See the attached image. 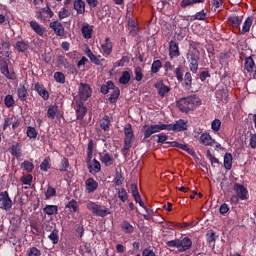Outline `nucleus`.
Returning a JSON list of instances; mask_svg holds the SVG:
<instances>
[{
    "mask_svg": "<svg viewBox=\"0 0 256 256\" xmlns=\"http://www.w3.org/2000/svg\"><path fill=\"white\" fill-rule=\"evenodd\" d=\"M93 90H91V86L87 83H80L79 87V97L81 101H87L89 97H91Z\"/></svg>",
    "mask_w": 256,
    "mask_h": 256,
    "instance_id": "10",
    "label": "nucleus"
},
{
    "mask_svg": "<svg viewBox=\"0 0 256 256\" xmlns=\"http://www.w3.org/2000/svg\"><path fill=\"white\" fill-rule=\"evenodd\" d=\"M86 207L88 211H91V213L96 215V217H107V215H111L113 213L111 209L105 205H99L95 202H88Z\"/></svg>",
    "mask_w": 256,
    "mask_h": 256,
    "instance_id": "3",
    "label": "nucleus"
},
{
    "mask_svg": "<svg viewBox=\"0 0 256 256\" xmlns=\"http://www.w3.org/2000/svg\"><path fill=\"white\" fill-rule=\"evenodd\" d=\"M199 141L205 147H212L213 143H217V141H215L209 133H202L200 135Z\"/></svg>",
    "mask_w": 256,
    "mask_h": 256,
    "instance_id": "20",
    "label": "nucleus"
},
{
    "mask_svg": "<svg viewBox=\"0 0 256 256\" xmlns=\"http://www.w3.org/2000/svg\"><path fill=\"white\" fill-rule=\"evenodd\" d=\"M85 53L93 65H101V55H95L90 48H87Z\"/></svg>",
    "mask_w": 256,
    "mask_h": 256,
    "instance_id": "25",
    "label": "nucleus"
},
{
    "mask_svg": "<svg viewBox=\"0 0 256 256\" xmlns=\"http://www.w3.org/2000/svg\"><path fill=\"white\" fill-rule=\"evenodd\" d=\"M100 161L105 165V167H111L115 160L113 159V155H111L107 150H103L99 153Z\"/></svg>",
    "mask_w": 256,
    "mask_h": 256,
    "instance_id": "12",
    "label": "nucleus"
},
{
    "mask_svg": "<svg viewBox=\"0 0 256 256\" xmlns=\"http://www.w3.org/2000/svg\"><path fill=\"white\" fill-rule=\"evenodd\" d=\"M168 51L170 59H175L181 56V51H179V43H177L175 40H171L169 42Z\"/></svg>",
    "mask_w": 256,
    "mask_h": 256,
    "instance_id": "13",
    "label": "nucleus"
},
{
    "mask_svg": "<svg viewBox=\"0 0 256 256\" xmlns=\"http://www.w3.org/2000/svg\"><path fill=\"white\" fill-rule=\"evenodd\" d=\"M29 25L36 35H39L40 37H43V35H45V28L37 23V21H30Z\"/></svg>",
    "mask_w": 256,
    "mask_h": 256,
    "instance_id": "26",
    "label": "nucleus"
},
{
    "mask_svg": "<svg viewBox=\"0 0 256 256\" xmlns=\"http://www.w3.org/2000/svg\"><path fill=\"white\" fill-rule=\"evenodd\" d=\"M13 207V200L9 197V192L3 191L0 193V209L9 211Z\"/></svg>",
    "mask_w": 256,
    "mask_h": 256,
    "instance_id": "8",
    "label": "nucleus"
},
{
    "mask_svg": "<svg viewBox=\"0 0 256 256\" xmlns=\"http://www.w3.org/2000/svg\"><path fill=\"white\" fill-rule=\"evenodd\" d=\"M251 25H253V18L252 17L246 18L241 30V35H245V33H249V31L251 30Z\"/></svg>",
    "mask_w": 256,
    "mask_h": 256,
    "instance_id": "42",
    "label": "nucleus"
},
{
    "mask_svg": "<svg viewBox=\"0 0 256 256\" xmlns=\"http://www.w3.org/2000/svg\"><path fill=\"white\" fill-rule=\"evenodd\" d=\"M90 173H99L101 171V163L97 160H93V164H87Z\"/></svg>",
    "mask_w": 256,
    "mask_h": 256,
    "instance_id": "39",
    "label": "nucleus"
},
{
    "mask_svg": "<svg viewBox=\"0 0 256 256\" xmlns=\"http://www.w3.org/2000/svg\"><path fill=\"white\" fill-rule=\"evenodd\" d=\"M69 169V159L63 158L60 162L59 171L65 173Z\"/></svg>",
    "mask_w": 256,
    "mask_h": 256,
    "instance_id": "60",
    "label": "nucleus"
},
{
    "mask_svg": "<svg viewBox=\"0 0 256 256\" xmlns=\"http://www.w3.org/2000/svg\"><path fill=\"white\" fill-rule=\"evenodd\" d=\"M215 95L217 101H221L222 103H227V99H229V91L225 88L216 90Z\"/></svg>",
    "mask_w": 256,
    "mask_h": 256,
    "instance_id": "23",
    "label": "nucleus"
},
{
    "mask_svg": "<svg viewBox=\"0 0 256 256\" xmlns=\"http://www.w3.org/2000/svg\"><path fill=\"white\" fill-rule=\"evenodd\" d=\"M0 72L4 75V77H6V79H9L10 81H15L17 78L14 71H9V63H7L5 58L0 59Z\"/></svg>",
    "mask_w": 256,
    "mask_h": 256,
    "instance_id": "6",
    "label": "nucleus"
},
{
    "mask_svg": "<svg viewBox=\"0 0 256 256\" xmlns=\"http://www.w3.org/2000/svg\"><path fill=\"white\" fill-rule=\"evenodd\" d=\"M100 127L103 131H109V127H111V119L109 118V115H104Z\"/></svg>",
    "mask_w": 256,
    "mask_h": 256,
    "instance_id": "46",
    "label": "nucleus"
},
{
    "mask_svg": "<svg viewBox=\"0 0 256 256\" xmlns=\"http://www.w3.org/2000/svg\"><path fill=\"white\" fill-rule=\"evenodd\" d=\"M57 62L59 63V65H62V67H64V69H67V67H69L71 65L69 60L63 55H58Z\"/></svg>",
    "mask_w": 256,
    "mask_h": 256,
    "instance_id": "53",
    "label": "nucleus"
},
{
    "mask_svg": "<svg viewBox=\"0 0 256 256\" xmlns=\"http://www.w3.org/2000/svg\"><path fill=\"white\" fill-rule=\"evenodd\" d=\"M81 33L84 39H91V37H93V28L89 25H84L82 26Z\"/></svg>",
    "mask_w": 256,
    "mask_h": 256,
    "instance_id": "43",
    "label": "nucleus"
},
{
    "mask_svg": "<svg viewBox=\"0 0 256 256\" xmlns=\"http://www.w3.org/2000/svg\"><path fill=\"white\" fill-rule=\"evenodd\" d=\"M17 95L20 101H27V97H29V92L27 91V88H25V86L22 85L18 88Z\"/></svg>",
    "mask_w": 256,
    "mask_h": 256,
    "instance_id": "35",
    "label": "nucleus"
},
{
    "mask_svg": "<svg viewBox=\"0 0 256 256\" xmlns=\"http://www.w3.org/2000/svg\"><path fill=\"white\" fill-rule=\"evenodd\" d=\"M4 104L8 109H11V107L15 105V98H13V95H6L4 98Z\"/></svg>",
    "mask_w": 256,
    "mask_h": 256,
    "instance_id": "51",
    "label": "nucleus"
},
{
    "mask_svg": "<svg viewBox=\"0 0 256 256\" xmlns=\"http://www.w3.org/2000/svg\"><path fill=\"white\" fill-rule=\"evenodd\" d=\"M43 212L46 215H57V213H59V207H57V205H46L43 208Z\"/></svg>",
    "mask_w": 256,
    "mask_h": 256,
    "instance_id": "40",
    "label": "nucleus"
},
{
    "mask_svg": "<svg viewBox=\"0 0 256 256\" xmlns=\"http://www.w3.org/2000/svg\"><path fill=\"white\" fill-rule=\"evenodd\" d=\"M211 129L214 131V133H218V131H221V120L214 119L211 123Z\"/></svg>",
    "mask_w": 256,
    "mask_h": 256,
    "instance_id": "59",
    "label": "nucleus"
},
{
    "mask_svg": "<svg viewBox=\"0 0 256 256\" xmlns=\"http://www.w3.org/2000/svg\"><path fill=\"white\" fill-rule=\"evenodd\" d=\"M161 131H167V124H152L150 126L144 125V139H149L151 135L155 133H161Z\"/></svg>",
    "mask_w": 256,
    "mask_h": 256,
    "instance_id": "5",
    "label": "nucleus"
},
{
    "mask_svg": "<svg viewBox=\"0 0 256 256\" xmlns=\"http://www.w3.org/2000/svg\"><path fill=\"white\" fill-rule=\"evenodd\" d=\"M123 181H125V178L123 177V175L119 172H116L113 180L115 187H121V185H123Z\"/></svg>",
    "mask_w": 256,
    "mask_h": 256,
    "instance_id": "52",
    "label": "nucleus"
},
{
    "mask_svg": "<svg viewBox=\"0 0 256 256\" xmlns=\"http://www.w3.org/2000/svg\"><path fill=\"white\" fill-rule=\"evenodd\" d=\"M48 119H55V117H61L59 114V107L57 105H50L47 110Z\"/></svg>",
    "mask_w": 256,
    "mask_h": 256,
    "instance_id": "30",
    "label": "nucleus"
},
{
    "mask_svg": "<svg viewBox=\"0 0 256 256\" xmlns=\"http://www.w3.org/2000/svg\"><path fill=\"white\" fill-rule=\"evenodd\" d=\"M223 166L226 171H231V169H233V154L229 152L224 154Z\"/></svg>",
    "mask_w": 256,
    "mask_h": 256,
    "instance_id": "24",
    "label": "nucleus"
},
{
    "mask_svg": "<svg viewBox=\"0 0 256 256\" xmlns=\"http://www.w3.org/2000/svg\"><path fill=\"white\" fill-rule=\"evenodd\" d=\"M26 135L29 137V139H37V135H39V132L35 127L33 126H28L26 129Z\"/></svg>",
    "mask_w": 256,
    "mask_h": 256,
    "instance_id": "49",
    "label": "nucleus"
},
{
    "mask_svg": "<svg viewBox=\"0 0 256 256\" xmlns=\"http://www.w3.org/2000/svg\"><path fill=\"white\" fill-rule=\"evenodd\" d=\"M85 115H87V107L82 101L76 102V119L78 121H83L85 119Z\"/></svg>",
    "mask_w": 256,
    "mask_h": 256,
    "instance_id": "14",
    "label": "nucleus"
},
{
    "mask_svg": "<svg viewBox=\"0 0 256 256\" xmlns=\"http://www.w3.org/2000/svg\"><path fill=\"white\" fill-rule=\"evenodd\" d=\"M121 231L125 233V235H133L135 232V227L129 222V220H123L120 224Z\"/></svg>",
    "mask_w": 256,
    "mask_h": 256,
    "instance_id": "21",
    "label": "nucleus"
},
{
    "mask_svg": "<svg viewBox=\"0 0 256 256\" xmlns=\"http://www.w3.org/2000/svg\"><path fill=\"white\" fill-rule=\"evenodd\" d=\"M34 89L38 93V95H40V97H42V99H44V101L49 100V91H47V88H45V86L43 84L37 82L34 85Z\"/></svg>",
    "mask_w": 256,
    "mask_h": 256,
    "instance_id": "18",
    "label": "nucleus"
},
{
    "mask_svg": "<svg viewBox=\"0 0 256 256\" xmlns=\"http://www.w3.org/2000/svg\"><path fill=\"white\" fill-rule=\"evenodd\" d=\"M22 168L24 169V171L31 173V171H33V169H35V166L33 165V163H31L29 161H24L22 163Z\"/></svg>",
    "mask_w": 256,
    "mask_h": 256,
    "instance_id": "63",
    "label": "nucleus"
},
{
    "mask_svg": "<svg viewBox=\"0 0 256 256\" xmlns=\"http://www.w3.org/2000/svg\"><path fill=\"white\" fill-rule=\"evenodd\" d=\"M113 92L110 94L108 101L109 103H117V100L119 99V95H121V90L119 87H115L112 89Z\"/></svg>",
    "mask_w": 256,
    "mask_h": 256,
    "instance_id": "36",
    "label": "nucleus"
},
{
    "mask_svg": "<svg viewBox=\"0 0 256 256\" xmlns=\"http://www.w3.org/2000/svg\"><path fill=\"white\" fill-rule=\"evenodd\" d=\"M101 49L105 57H109V55L113 53V42H111V38H105L104 43L101 45Z\"/></svg>",
    "mask_w": 256,
    "mask_h": 256,
    "instance_id": "17",
    "label": "nucleus"
},
{
    "mask_svg": "<svg viewBox=\"0 0 256 256\" xmlns=\"http://www.w3.org/2000/svg\"><path fill=\"white\" fill-rule=\"evenodd\" d=\"M166 145H169L170 147H177L178 149H182V151L191 153V149L187 146V144H181L177 141H173V142H166Z\"/></svg>",
    "mask_w": 256,
    "mask_h": 256,
    "instance_id": "41",
    "label": "nucleus"
},
{
    "mask_svg": "<svg viewBox=\"0 0 256 256\" xmlns=\"http://www.w3.org/2000/svg\"><path fill=\"white\" fill-rule=\"evenodd\" d=\"M161 67H163L161 60H154L151 65V73H159V71H161Z\"/></svg>",
    "mask_w": 256,
    "mask_h": 256,
    "instance_id": "50",
    "label": "nucleus"
},
{
    "mask_svg": "<svg viewBox=\"0 0 256 256\" xmlns=\"http://www.w3.org/2000/svg\"><path fill=\"white\" fill-rule=\"evenodd\" d=\"M15 49L18 50L19 53H25L27 49H29V41L28 40H20L15 44Z\"/></svg>",
    "mask_w": 256,
    "mask_h": 256,
    "instance_id": "31",
    "label": "nucleus"
},
{
    "mask_svg": "<svg viewBox=\"0 0 256 256\" xmlns=\"http://www.w3.org/2000/svg\"><path fill=\"white\" fill-rule=\"evenodd\" d=\"M111 89H115V83L113 81L108 80L106 84H103L100 88V93H103V95H107Z\"/></svg>",
    "mask_w": 256,
    "mask_h": 256,
    "instance_id": "37",
    "label": "nucleus"
},
{
    "mask_svg": "<svg viewBox=\"0 0 256 256\" xmlns=\"http://www.w3.org/2000/svg\"><path fill=\"white\" fill-rule=\"evenodd\" d=\"M187 129H189V125H187V121L184 119H179L174 124H167V131L179 133L181 131H187Z\"/></svg>",
    "mask_w": 256,
    "mask_h": 256,
    "instance_id": "7",
    "label": "nucleus"
},
{
    "mask_svg": "<svg viewBox=\"0 0 256 256\" xmlns=\"http://www.w3.org/2000/svg\"><path fill=\"white\" fill-rule=\"evenodd\" d=\"M184 71H185V68L181 64H179L178 67L174 71L176 79H177V81H179V83L183 82Z\"/></svg>",
    "mask_w": 256,
    "mask_h": 256,
    "instance_id": "48",
    "label": "nucleus"
},
{
    "mask_svg": "<svg viewBox=\"0 0 256 256\" xmlns=\"http://www.w3.org/2000/svg\"><path fill=\"white\" fill-rule=\"evenodd\" d=\"M73 7H74V10L77 12V15L85 14V1L74 0Z\"/></svg>",
    "mask_w": 256,
    "mask_h": 256,
    "instance_id": "28",
    "label": "nucleus"
},
{
    "mask_svg": "<svg viewBox=\"0 0 256 256\" xmlns=\"http://www.w3.org/2000/svg\"><path fill=\"white\" fill-rule=\"evenodd\" d=\"M244 69L247 73H253V71H255V60H253V57L250 56L245 58Z\"/></svg>",
    "mask_w": 256,
    "mask_h": 256,
    "instance_id": "27",
    "label": "nucleus"
},
{
    "mask_svg": "<svg viewBox=\"0 0 256 256\" xmlns=\"http://www.w3.org/2000/svg\"><path fill=\"white\" fill-rule=\"evenodd\" d=\"M206 157H207V159H209V161L211 163V167H213V168L221 167V162L219 161V159H217L215 156H213V154H211V150H207Z\"/></svg>",
    "mask_w": 256,
    "mask_h": 256,
    "instance_id": "34",
    "label": "nucleus"
},
{
    "mask_svg": "<svg viewBox=\"0 0 256 256\" xmlns=\"http://www.w3.org/2000/svg\"><path fill=\"white\" fill-rule=\"evenodd\" d=\"M196 3H205V0H182L180 2V7L182 9H187V7H193Z\"/></svg>",
    "mask_w": 256,
    "mask_h": 256,
    "instance_id": "38",
    "label": "nucleus"
},
{
    "mask_svg": "<svg viewBox=\"0 0 256 256\" xmlns=\"http://www.w3.org/2000/svg\"><path fill=\"white\" fill-rule=\"evenodd\" d=\"M65 209H68L69 213H77L79 211V202L72 199L65 205Z\"/></svg>",
    "mask_w": 256,
    "mask_h": 256,
    "instance_id": "32",
    "label": "nucleus"
},
{
    "mask_svg": "<svg viewBox=\"0 0 256 256\" xmlns=\"http://www.w3.org/2000/svg\"><path fill=\"white\" fill-rule=\"evenodd\" d=\"M80 255H93V247H91V243H84L79 248Z\"/></svg>",
    "mask_w": 256,
    "mask_h": 256,
    "instance_id": "33",
    "label": "nucleus"
},
{
    "mask_svg": "<svg viewBox=\"0 0 256 256\" xmlns=\"http://www.w3.org/2000/svg\"><path fill=\"white\" fill-rule=\"evenodd\" d=\"M118 198L122 203H125L129 199V193H127V190L125 188H118Z\"/></svg>",
    "mask_w": 256,
    "mask_h": 256,
    "instance_id": "47",
    "label": "nucleus"
},
{
    "mask_svg": "<svg viewBox=\"0 0 256 256\" xmlns=\"http://www.w3.org/2000/svg\"><path fill=\"white\" fill-rule=\"evenodd\" d=\"M57 196V189L51 187V185L47 186V190L45 191L46 199H51V197Z\"/></svg>",
    "mask_w": 256,
    "mask_h": 256,
    "instance_id": "54",
    "label": "nucleus"
},
{
    "mask_svg": "<svg viewBox=\"0 0 256 256\" xmlns=\"http://www.w3.org/2000/svg\"><path fill=\"white\" fill-rule=\"evenodd\" d=\"M93 145L94 142L93 140H89L88 145H87V165H89L93 159Z\"/></svg>",
    "mask_w": 256,
    "mask_h": 256,
    "instance_id": "45",
    "label": "nucleus"
},
{
    "mask_svg": "<svg viewBox=\"0 0 256 256\" xmlns=\"http://www.w3.org/2000/svg\"><path fill=\"white\" fill-rule=\"evenodd\" d=\"M133 143H135V132L133 126L128 123L124 127V146L121 149L123 157H129V151H131Z\"/></svg>",
    "mask_w": 256,
    "mask_h": 256,
    "instance_id": "1",
    "label": "nucleus"
},
{
    "mask_svg": "<svg viewBox=\"0 0 256 256\" xmlns=\"http://www.w3.org/2000/svg\"><path fill=\"white\" fill-rule=\"evenodd\" d=\"M23 145L21 144V142H17L16 144L11 146V150L10 153L11 155H13L14 157H16V159H21V149H22Z\"/></svg>",
    "mask_w": 256,
    "mask_h": 256,
    "instance_id": "29",
    "label": "nucleus"
},
{
    "mask_svg": "<svg viewBox=\"0 0 256 256\" xmlns=\"http://www.w3.org/2000/svg\"><path fill=\"white\" fill-rule=\"evenodd\" d=\"M184 83L188 89H191L193 85V77L191 76V72H186L184 76Z\"/></svg>",
    "mask_w": 256,
    "mask_h": 256,
    "instance_id": "55",
    "label": "nucleus"
},
{
    "mask_svg": "<svg viewBox=\"0 0 256 256\" xmlns=\"http://www.w3.org/2000/svg\"><path fill=\"white\" fill-rule=\"evenodd\" d=\"M198 103H199V98L195 95H192V96L180 98L177 101L176 105L182 113H189V111H193V109L197 107Z\"/></svg>",
    "mask_w": 256,
    "mask_h": 256,
    "instance_id": "2",
    "label": "nucleus"
},
{
    "mask_svg": "<svg viewBox=\"0 0 256 256\" xmlns=\"http://www.w3.org/2000/svg\"><path fill=\"white\" fill-rule=\"evenodd\" d=\"M48 238L52 241L53 245H57V243H59V232L57 230H53Z\"/></svg>",
    "mask_w": 256,
    "mask_h": 256,
    "instance_id": "58",
    "label": "nucleus"
},
{
    "mask_svg": "<svg viewBox=\"0 0 256 256\" xmlns=\"http://www.w3.org/2000/svg\"><path fill=\"white\" fill-rule=\"evenodd\" d=\"M99 189V182L95 178H88L85 181V192L86 193H95Z\"/></svg>",
    "mask_w": 256,
    "mask_h": 256,
    "instance_id": "15",
    "label": "nucleus"
},
{
    "mask_svg": "<svg viewBox=\"0 0 256 256\" xmlns=\"http://www.w3.org/2000/svg\"><path fill=\"white\" fill-rule=\"evenodd\" d=\"M233 190L241 201H247L249 199V191H247V188L243 184L235 183Z\"/></svg>",
    "mask_w": 256,
    "mask_h": 256,
    "instance_id": "9",
    "label": "nucleus"
},
{
    "mask_svg": "<svg viewBox=\"0 0 256 256\" xmlns=\"http://www.w3.org/2000/svg\"><path fill=\"white\" fill-rule=\"evenodd\" d=\"M201 59V53L199 50H192L187 54V60L189 63V68L192 73H197L199 71V61Z\"/></svg>",
    "mask_w": 256,
    "mask_h": 256,
    "instance_id": "4",
    "label": "nucleus"
},
{
    "mask_svg": "<svg viewBox=\"0 0 256 256\" xmlns=\"http://www.w3.org/2000/svg\"><path fill=\"white\" fill-rule=\"evenodd\" d=\"M28 256H41V250H39L37 247H31L27 250Z\"/></svg>",
    "mask_w": 256,
    "mask_h": 256,
    "instance_id": "64",
    "label": "nucleus"
},
{
    "mask_svg": "<svg viewBox=\"0 0 256 256\" xmlns=\"http://www.w3.org/2000/svg\"><path fill=\"white\" fill-rule=\"evenodd\" d=\"M229 21L232 23L233 27H239L241 23H243V18L234 15L230 17Z\"/></svg>",
    "mask_w": 256,
    "mask_h": 256,
    "instance_id": "56",
    "label": "nucleus"
},
{
    "mask_svg": "<svg viewBox=\"0 0 256 256\" xmlns=\"http://www.w3.org/2000/svg\"><path fill=\"white\" fill-rule=\"evenodd\" d=\"M49 27L52 29V31H54L57 37H63V35H65V28L61 22L53 21L49 24Z\"/></svg>",
    "mask_w": 256,
    "mask_h": 256,
    "instance_id": "16",
    "label": "nucleus"
},
{
    "mask_svg": "<svg viewBox=\"0 0 256 256\" xmlns=\"http://www.w3.org/2000/svg\"><path fill=\"white\" fill-rule=\"evenodd\" d=\"M217 239V234L213 230H208L206 233V241L207 243H213Z\"/></svg>",
    "mask_w": 256,
    "mask_h": 256,
    "instance_id": "57",
    "label": "nucleus"
},
{
    "mask_svg": "<svg viewBox=\"0 0 256 256\" xmlns=\"http://www.w3.org/2000/svg\"><path fill=\"white\" fill-rule=\"evenodd\" d=\"M129 81H131V73L129 71H123L119 78L120 85H128Z\"/></svg>",
    "mask_w": 256,
    "mask_h": 256,
    "instance_id": "44",
    "label": "nucleus"
},
{
    "mask_svg": "<svg viewBox=\"0 0 256 256\" xmlns=\"http://www.w3.org/2000/svg\"><path fill=\"white\" fill-rule=\"evenodd\" d=\"M51 159L46 158L42 161V163L40 164V169L41 171H49V169H51V163H50Z\"/></svg>",
    "mask_w": 256,
    "mask_h": 256,
    "instance_id": "61",
    "label": "nucleus"
},
{
    "mask_svg": "<svg viewBox=\"0 0 256 256\" xmlns=\"http://www.w3.org/2000/svg\"><path fill=\"white\" fill-rule=\"evenodd\" d=\"M53 15L54 13L49 6L42 8L41 11L37 13L38 19H41L42 21H47V19H51Z\"/></svg>",
    "mask_w": 256,
    "mask_h": 256,
    "instance_id": "19",
    "label": "nucleus"
},
{
    "mask_svg": "<svg viewBox=\"0 0 256 256\" xmlns=\"http://www.w3.org/2000/svg\"><path fill=\"white\" fill-rule=\"evenodd\" d=\"M54 79L56 83H60L61 85H63L65 83V74H63L62 72H55Z\"/></svg>",
    "mask_w": 256,
    "mask_h": 256,
    "instance_id": "62",
    "label": "nucleus"
},
{
    "mask_svg": "<svg viewBox=\"0 0 256 256\" xmlns=\"http://www.w3.org/2000/svg\"><path fill=\"white\" fill-rule=\"evenodd\" d=\"M192 246H193V241H191V238L186 236L182 240H180L179 252L185 253V251H189V249H191Z\"/></svg>",
    "mask_w": 256,
    "mask_h": 256,
    "instance_id": "22",
    "label": "nucleus"
},
{
    "mask_svg": "<svg viewBox=\"0 0 256 256\" xmlns=\"http://www.w3.org/2000/svg\"><path fill=\"white\" fill-rule=\"evenodd\" d=\"M154 87L156 88L159 97H161L162 99H164V97H167V95H169V92L171 91V87L165 85L163 80L156 82L154 84Z\"/></svg>",
    "mask_w": 256,
    "mask_h": 256,
    "instance_id": "11",
    "label": "nucleus"
}]
</instances>
